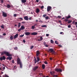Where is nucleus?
<instances>
[{
	"label": "nucleus",
	"instance_id": "obj_1",
	"mask_svg": "<svg viewBox=\"0 0 77 77\" xmlns=\"http://www.w3.org/2000/svg\"><path fill=\"white\" fill-rule=\"evenodd\" d=\"M4 54L6 55V56H8V57L12 56V55L11 54H9V52L6 51H4L1 53V55H4Z\"/></svg>",
	"mask_w": 77,
	"mask_h": 77
},
{
	"label": "nucleus",
	"instance_id": "obj_2",
	"mask_svg": "<svg viewBox=\"0 0 77 77\" xmlns=\"http://www.w3.org/2000/svg\"><path fill=\"white\" fill-rule=\"evenodd\" d=\"M17 64H20V68H22L23 64L22 63V62H21V60H20V58H17Z\"/></svg>",
	"mask_w": 77,
	"mask_h": 77
},
{
	"label": "nucleus",
	"instance_id": "obj_3",
	"mask_svg": "<svg viewBox=\"0 0 77 77\" xmlns=\"http://www.w3.org/2000/svg\"><path fill=\"white\" fill-rule=\"evenodd\" d=\"M5 59H6V57L4 56H3L2 57H0V60H1V61H2L3 60H5Z\"/></svg>",
	"mask_w": 77,
	"mask_h": 77
},
{
	"label": "nucleus",
	"instance_id": "obj_4",
	"mask_svg": "<svg viewBox=\"0 0 77 77\" xmlns=\"http://www.w3.org/2000/svg\"><path fill=\"white\" fill-rule=\"evenodd\" d=\"M55 71H57V72H62V70L61 69H60L57 68L55 69Z\"/></svg>",
	"mask_w": 77,
	"mask_h": 77
},
{
	"label": "nucleus",
	"instance_id": "obj_5",
	"mask_svg": "<svg viewBox=\"0 0 77 77\" xmlns=\"http://www.w3.org/2000/svg\"><path fill=\"white\" fill-rule=\"evenodd\" d=\"M2 16L4 17H7V13L3 11H2Z\"/></svg>",
	"mask_w": 77,
	"mask_h": 77
},
{
	"label": "nucleus",
	"instance_id": "obj_6",
	"mask_svg": "<svg viewBox=\"0 0 77 77\" xmlns=\"http://www.w3.org/2000/svg\"><path fill=\"white\" fill-rule=\"evenodd\" d=\"M51 9V7L50 6H48L47 8V11L49 12Z\"/></svg>",
	"mask_w": 77,
	"mask_h": 77
},
{
	"label": "nucleus",
	"instance_id": "obj_7",
	"mask_svg": "<svg viewBox=\"0 0 77 77\" xmlns=\"http://www.w3.org/2000/svg\"><path fill=\"white\" fill-rule=\"evenodd\" d=\"M37 34H38V32H32L31 34V35H37Z\"/></svg>",
	"mask_w": 77,
	"mask_h": 77
},
{
	"label": "nucleus",
	"instance_id": "obj_8",
	"mask_svg": "<svg viewBox=\"0 0 77 77\" xmlns=\"http://www.w3.org/2000/svg\"><path fill=\"white\" fill-rule=\"evenodd\" d=\"M38 66H35L33 68V70L34 71H36V70L37 69H38Z\"/></svg>",
	"mask_w": 77,
	"mask_h": 77
},
{
	"label": "nucleus",
	"instance_id": "obj_9",
	"mask_svg": "<svg viewBox=\"0 0 77 77\" xmlns=\"http://www.w3.org/2000/svg\"><path fill=\"white\" fill-rule=\"evenodd\" d=\"M24 18L25 20H26V21L29 20V17L27 16H25Z\"/></svg>",
	"mask_w": 77,
	"mask_h": 77
},
{
	"label": "nucleus",
	"instance_id": "obj_10",
	"mask_svg": "<svg viewBox=\"0 0 77 77\" xmlns=\"http://www.w3.org/2000/svg\"><path fill=\"white\" fill-rule=\"evenodd\" d=\"M18 36V34H16L14 37V39H16Z\"/></svg>",
	"mask_w": 77,
	"mask_h": 77
},
{
	"label": "nucleus",
	"instance_id": "obj_11",
	"mask_svg": "<svg viewBox=\"0 0 77 77\" xmlns=\"http://www.w3.org/2000/svg\"><path fill=\"white\" fill-rule=\"evenodd\" d=\"M25 34L26 36H29L30 35V32H26L25 33Z\"/></svg>",
	"mask_w": 77,
	"mask_h": 77
},
{
	"label": "nucleus",
	"instance_id": "obj_12",
	"mask_svg": "<svg viewBox=\"0 0 77 77\" xmlns=\"http://www.w3.org/2000/svg\"><path fill=\"white\" fill-rule=\"evenodd\" d=\"M40 12V10H39V8H37L36 9V10L35 11V12L36 13H39Z\"/></svg>",
	"mask_w": 77,
	"mask_h": 77
},
{
	"label": "nucleus",
	"instance_id": "obj_13",
	"mask_svg": "<svg viewBox=\"0 0 77 77\" xmlns=\"http://www.w3.org/2000/svg\"><path fill=\"white\" fill-rule=\"evenodd\" d=\"M40 53H39V51H36V56L38 57Z\"/></svg>",
	"mask_w": 77,
	"mask_h": 77
},
{
	"label": "nucleus",
	"instance_id": "obj_14",
	"mask_svg": "<svg viewBox=\"0 0 77 77\" xmlns=\"http://www.w3.org/2000/svg\"><path fill=\"white\" fill-rule=\"evenodd\" d=\"M49 51H51V53H53V52H54V50L53 49H50L49 50Z\"/></svg>",
	"mask_w": 77,
	"mask_h": 77
},
{
	"label": "nucleus",
	"instance_id": "obj_15",
	"mask_svg": "<svg viewBox=\"0 0 77 77\" xmlns=\"http://www.w3.org/2000/svg\"><path fill=\"white\" fill-rule=\"evenodd\" d=\"M12 59V57H7L6 58L7 60H11V59Z\"/></svg>",
	"mask_w": 77,
	"mask_h": 77
},
{
	"label": "nucleus",
	"instance_id": "obj_16",
	"mask_svg": "<svg viewBox=\"0 0 77 77\" xmlns=\"http://www.w3.org/2000/svg\"><path fill=\"white\" fill-rule=\"evenodd\" d=\"M42 39H43V38H42V37H41L40 39H38V41H41L42 40Z\"/></svg>",
	"mask_w": 77,
	"mask_h": 77
},
{
	"label": "nucleus",
	"instance_id": "obj_17",
	"mask_svg": "<svg viewBox=\"0 0 77 77\" xmlns=\"http://www.w3.org/2000/svg\"><path fill=\"white\" fill-rule=\"evenodd\" d=\"M20 29L21 30H23L24 29H25V28H24V26H22L20 27Z\"/></svg>",
	"mask_w": 77,
	"mask_h": 77
},
{
	"label": "nucleus",
	"instance_id": "obj_18",
	"mask_svg": "<svg viewBox=\"0 0 77 77\" xmlns=\"http://www.w3.org/2000/svg\"><path fill=\"white\" fill-rule=\"evenodd\" d=\"M42 67L43 69H45V65L43 64L42 66Z\"/></svg>",
	"mask_w": 77,
	"mask_h": 77
},
{
	"label": "nucleus",
	"instance_id": "obj_19",
	"mask_svg": "<svg viewBox=\"0 0 77 77\" xmlns=\"http://www.w3.org/2000/svg\"><path fill=\"white\" fill-rule=\"evenodd\" d=\"M21 2L22 3H24L26 2V0H22Z\"/></svg>",
	"mask_w": 77,
	"mask_h": 77
},
{
	"label": "nucleus",
	"instance_id": "obj_20",
	"mask_svg": "<svg viewBox=\"0 0 77 77\" xmlns=\"http://www.w3.org/2000/svg\"><path fill=\"white\" fill-rule=\"evenodd\" d=\"M50 74L51 75H53V74H54V71L50 72Z\"/></svg>",
	"mask_w": 77,
	"mask_h": 77
},
{
	"label": "nucleus",
	"instance_id": "obj_21",
	"mask_svg": "<svg viewBox=\"0 0 77 77\" xmlns=\"http://www.w3.org/2000/svg\"><path fill=\"white\" fill-rule=\"evenodd\" d=\"M35 28V26H32V29H34Z\"/></svg>",
	"mask_w": 77,
	"mask_h": 77
},
{
	"label": "nucleus",
	"instance_id": "obj_22",
	"mask_svg": "<svg viewBox=\"0 0 77 77\" xmlns=\"http://www.w3.org/2000/svg\"><path fill=\"white\" fill-rule=\"evenodd\" d=\"M7 6L8 8H11V5H7Z\"/></svg>",
	"mask_w": 77,
	"mask_h": 77
},
{
	"label": "nucleus",
	"instance_id": "obj_23",
	"mask_svg": "<svg viewBox=\"0 0 77 77\" xmlns=\"http://www.w3.org/2000/svg\"><path fill=\"white\" fill-rule=\"evenodd\" d=\"M20 26H21V23H18V27H20Z\"/></svg>",
	"mask_w": 77,
	"mask_h": 77
},
{
	"label": "nucleus",
	"instance_id": "obj_24",
	"mask_svg": "<svg viewBox=\"0 0 77 77\" xmlns=\"http://www.w3.org/2000/svg\"><path fill=\"white\" fill-rule=\"evenodd\" d=\"M71 18V16L70 15L68 16V17H66V19H69Z\"/></svg>",
	"mask_w": 77,
	"mask_h": 77
},
{
	"label": "nucleus",
	"instance_id": "obj_25",
	"mask_svg": "<svg viewBox=\"0 0 77 77\" xmlns=\"http://www.w3.org/2000/svg\"><path fill=\"white\" fill-rule=\"evenodd\" d=\"M42 27H47V26L46 25H42Z\"/></svg>",
	"mask_w": 77,
	"mask_h": 77
},
{
	"label": "nucleus",
	"instance_id": "obj_26",
	"mask_svg": "<svg viewBox=\"0 0 77 77\" xmlns=\"http://www.w3.org/2000/svg\"><path fill=\"white\" fill-rule=\"evenodd\" d=\"M51 43H52V44H53V43H54V42H53V40H51Z\"/></svg>",
	"mask_w": 77,
	"mask_h": 77
},
{
	"label": "nucleus",
	"instance_id": "obj_27",
	"mask_svg": "<svg viewBox=\"0 0 77 77\" xmlns=\"http://www.w3.org/2000/svg\"><path fill=\"white\" fill-rule=\"evenodd\" d=\"M1 28H2V29H4V25H2L1 26Z\"/></svg>",
	"mask_w": 77,
	"mask_h": 77
},
{
	"label": "nucleus",
	"instance_id": "obj_28",
	"mask_svg": "<svg viewBox=\"0 0 77 77\" xmlns=\"http://www.w3.org/2000/svg\"><path fill=\"white\" fill-rule=\"evenodd\" d=\"M64 21H65V22H67V21H69V20L68 19H65Z\"/></svg>",
	"mask_w": 77,
	"mask_h": 77
},
{
	"label": "nucleus",
	"instance_id": "obj_29",
	"mask_svg": "<svg viewBox=\"0 0 77 77\" xmlns=\"http://www.w3.org/2000/svg\"><path fill=\"white\" fill-rule=\"evenodd\" d=\"M14 38L13 37V36H11L10 37L11 39H13Z\"/></svg>",
	"mask_w": 77,
	"mask_h": 77
},
{
	"label": "nucleus",
	"instance_id": "obj_30",
	"mask_svg": "<svg viewBox=\"0 0 77 77\" xmlns=\"http://www.w3.org/2000/svg\"><path fill=\"white\" fill-rule=\"evenodd\" d=\"M55 44H58V42H57V41H56L55 42Z\"/></svg>",
	"mask_w": 77,
	"mask_h": 77
},
{
	"label": "nucleus",
	"instance_id": "obj_31",
	"mask_svg": "<svg viewBox=\"0 0 77 77\" xmlns=\"http://www.w3.org/2000/svg\"><path fill=\"white\" fill-rule=\"evenodd\" d=\"M46 16H47V15H46V14H44L43 15V17H46Z\"/></svg>",
	"mask_w": 77,
	"mask_h": 77
},
{
	"label": "nucleus",
	"instance_id": "obj_32",
	"mask_svg": "<svg viewBox=\"0 0 77 77\" xmlns=\"http://www.w3.org/2000/svg\"><path fill=\"white\" fill-rule=\"evenodd\" d=\"M72 21L71 20H69L68 21V23H71Z\"/></svg>",
	"mask_w": 77,
	"mask_h": 77
},
{
	"label": "nucleus",
	"instance_id": "obj_33",
	"mask_svg": "<svg viewBox=\"0 0 77 77\" xmlns=\"http://www.w3.org/2000/svg\"><path fill=\"white\" fill-rule=\"evenodd\" d=\"M37 61H39V57H38V56H37Z\"/></svg>",
	"mask_w": 77,
	"mask_h": 77
},
{
	"label": "nucleus",
	"instance_id": "obj_34",
	"mask_svg": "<svg viewBox=\"0 0 77 77\" xmlns=\"http://www.w3.org/2000/svg\"><path fill=\"white\" fill-rule=\"evenodd\" d=\"M1 3H4V0H1Z\"/></svg>",
	"mask_w": 77,
	"mask_h": 77
},
{
	"label": "nucleus",
	"instance_id": "obj_35",
	"mask_svg": "<svg viewBox=\"0 0 77 77\" xmlns=\"http://www.w3.org/2000/svg\"><path fill=\"white\" fill-rule=\"evenodd\" d=\"M19 20H23V18L20 17L18 18Z\"/></svg>",
	"mask_w": 77,
	"mask_h": 77
},
{
	"label": "nucleus",
	"instance_id": "obj_36",
	"mask_svg": "<svg viewBox=\"0 0 77 77\" xmlns=\"http://www.w3.org/2000/svg\"><path fill=\"white\" fill-rule=\"evenodd\" d=\"M22 29H21V28H20V29H18V32H21V30Z\"/></svg>",
	"mask_w": 77,
	"mask_h": 77
},
{
	"label": "nucleus",
	"instance_id": "obj_37",
	"mask_svg": "<svg viewBox=\"0 0 77 77\" xmlns=\"http://www.w3.org/2000/svg\"><path fill=\"white\" fill-rule=\"evenodd\" d=\"M48 18H49V17H48L47 16V17H45V19H46V20H47L48 19Z\"/></svg>",
	"mask_w": 77,
	"mask_h": 77
},
{
	"label": "nucleus",
	"instance_id": "obj_38",
	"mask_svg": "<svg viewBox=\"0 0 77 77\" xmlns=\"http://www.w3.org/2000/svg\"><path fill=\"white\" fill-rule=\"evenodd\" d=\"M34 61L35 62V63H36V62H37V60H36V59H34Z\"/></svg>",
	"mask_w": 77,
	"mask_h": 77
},
{
	"label": "nucleus",
	"instance_id": "obj_39",
	"mask_svg": "<svg viewBox=\"0 0 77 77\" xmlns=\"http://www.w3.org/2000/svg\"><path fill=\"white\" fill-rule=\"evenodd\" d=\"M24 34H23V35H21L20 36V37H23V36H24Z\"/></svg>",
	"mask_w": 77,
	"mask_h": 77
},
{
	"label": "nucleus",
	"instance_id": "obj_40",
	"mask_svg": "<svg viewBox=\"0 0 77 77\" xmlns=\"http://www.w3.org/2000/svg\"><path fill=\"white\" fill-rule=\"evenodd\" d=\"M14 49H15V50H17L18 48H17V47H15L14 48Z\"/></svg>",
	"mask_w": 77,
	"mask_h": 77
},
{
	"label": "nucleus",
	"instance_id": "obj_41",
	"mask_svg": "<svg viewBox=\"0 0 77 77\" xmlns=\"http://www.w3.org/2000/svg\"><path fill=\"white\" fill-rule=\"evenodd\" d=\"M33 47H34V46H32L31 47V49H32L33 48Z\"/></svg>",
	"mask_w": 77,
	"mask_h": 77
},
{
	"label": "nucleus",
	"instance_id": "obj_42",
	"mask_svg": "<svg viewBox=\"0 0 77 77\" xmlns=\"http://www.w3.org/2000/svg\"><path fill=\"white\" fill-rule=\"evenodd\" d=\"M68 28H70L71 27V25H69L68 26Z\"/></svg>",
	"mask_w": 77,
	"mask_h": 77
},
{
	"label": "nucleus",
	"instance_id": "obj_43",
	"mask_svg": "<svg viewBox=\"0 0 77 77\" xmlns=\"http://www.w3.org/2000/svg\"><path fill=\"white\" fill-rule=\"evenodd\" d=\"M44 6H42L41 7V9H44Z\"/></svg>",
	"mask_w": 77,
	"mask_h": 77
},
{
	"label": "nucleus",
	"instance_id": "obj_44",
	"mask_svg": "<svg viewBox=\"0 0 77 77\" xmlns=\"http://www.w3.org/2000/svg\"><path fill=\"white\" fill-rule=\"evenodd\" d=\"M45 64H48V63H47V61H45Z\"/></svg>",
	"mask_w": 77,
	"mask_h": 77
},
{
	"label": "nucleus",
	"instance_id": "obj_45",
	"mask_svg": "<svg viewBox=\"0 0 77 77\" xmlns=\"http://www.w3.org/2000/svg\"><path fill=\"white\" fill-rule=\"evenodd\" d=\"M12 63H14V60H12Z\"/></svg>",
	"mask_w": 77,
	"mask_h": 77
},
{
	"label": "nucleus",
	"instance_id": "obj_46",
	"mask_svg": "<svg viewBox=\"0 0 77 77\" xmlns=\"http://www.w3.org/2000/svg\"><path fill=\"white\" fill-rule=\"evenodd\" d=\"M14 17H17V14H14Z\"/></svg>",
	"mask_w": 77,
	"mask_h": 77
},
{
	"label": "nucleus",
	"instance_id": "obj_47",
	"mask_svg": "<svg viewBox=\"0 0 77 77\" xmlns=\"http://www.w3.org/2000/svg\"><path fill=\"white\" fill-rule=\"evenodd\" d=\"M54 77H57V75H54Z\"/></svg>",
	"mask_w": 77,
	"mask_h": 77
},
{
	"label": "nucleus",
	"instance_id": "obj_48",
	"mask_svg": "<svg viewBox=\"0 0 77 77\" xmlns=\"http://www.w3.org/2000/svg\"><path fill=\"white\" fill-rule=\"evenodd\" d=\"M45 46L46 47H48V45H46Z\"/></svg>",
	"mask_w": 77,
	"mask_h": 77
},
{
	"label": "nucleus",
	"instance_id": "obj_49",
	"mask_svg": "<svg viewBox=\"0 0 77 77\" xmlns=\"http://www.w3.org/2000/svg\"><path fill=\"white\" fill-rule=\"evenodd\" d=\"M46 36H49V34H46Z\"/></svg>",
	"mask_w": 77,
	"mask_h": 77
},
{
	"label": "nucleus",
	"instance_id": "obj_50",
	"mask_svg": "<svg viewBox=\"0 0 77 77\" xmlns=\"http://www.w3.org/2000/svg\"><path fill=\"white\" fill-rule=\"evenodd\" d=\"M58 18H61V16H58Z\"/></svg>",
	"mask_w": 77,
	"mask_h": 77
},
{
	"label": "nucleus",
	"instance_id": "obj_51",
	"mask_svg": "<svg viewBox=\"0 0 77 77\" xmlns=\"http://www.w3.org/2000/svg\"><path fill=\"white\" fill-rule=\"evenodd\" d=\"M73 24H75V21H73L72 22Z\"/></svg>",
	"mask_w": 77,
	"mask_h": 77
},
{
	"label": "nucleus",
	"instance_id": "obj_52",
	"mask_svg": "<svg viewBox=\"0 0 77 77\" xmlns=\"http://www.w3.org/2000/svg\"><path fill=\"white\" fill-rule=\"evenodd\" d=\"M23 42L24 43H25V42H26V40H23Z\"/></svg>",
	"mask_w": 77,
	"mask_h": 77
},
{
	"label": "nucleus",
	"instance_id": "obj_53",
	"mask_svg": "<svg viewBox=\"0 0 77 77\" xmlns=\"http://www.w3.org/2000/svg\"><path fill=\"white\" fill-rule=\"evenodd\" d=\"M36 2L37 3H38L39 2V0H36Z\"/></svg>",
	"mask_w": 77,
	"mask_h": 77
},
{
	"label": "nucleus",
	"instance_id": "obj_54",
	"mask_svg": "<svg viewBox=\"0 0 77 77\" xmlns=\"http://www.w3.org/2000/svg\"><path fill=\"white\" fill-rule=\"evenodd\" d=\"M6 35V33H4L3 34V35H4V36H5V35Z\"/></svg>",
	"mask_w": 77,
	"mask_h": 77
},
{
	"label": "nucleus",
	"instance_id": "obj_55",
	"mask_svg": "<svg viewBox=\"0 0 77 77\" xmlns=\"http://www.w3.org/2000/svg\"><path fill=\"white\" fill-rule=\"evenodd\" d=\"M35 26H37V24H35V25H34L33 26H34V27H35Z\"/></svg>",
	"mask_w": 77,
	"mask_h": 77
},
{
	"label": "nucleus",
	"instance_id": "obj_56",
	"mask_svg": "<svg viewBox=\"0 0 77 77\" xmlns=\"http://www.w3.org/2000/svg\"><path fill=\"white\" fill-rule=\"evenodd\" d=\"M46 45V43L44 42V45L45 46Z\"/></svg>",
	"mask_w": 77,
	"mask_h": 77
},
{
	"label": "nucleus",
	"instance_id": "obj_57",
	"mask_svg": "<svg viewBox=\"0 0 77 77\" xmlns=\"http://www.w3.org/2000/svg\"><path fill=\"white\" fill-rule=\"evenodd\" d=\"M29 20H32V18H31V17H29Z\"/></svg>",
	"mask_w": 77,
	"mask_h": 77
},
{
	"label": "nucleus",
	"instance_id": "obj_58",
	"mask_svg": "<svg viewBox=\"0 0 77 77\" xmlns=\"http://www.w3.org/2000/svg\"><path fill=\"white\" fill-rule=\"evenodd\" d=\"M22 24H24V23H25V22H22Z\"/></svg>",
	"mask_w": 77,
	"mask_h": 77
},
{
	"label": "nucleus",
	"instance_id": "obj_59",
	"mask_svg": "<svg viewBox=\"0 0 77 77\" xmlns=\"http://www.w3.org/2000/svg\"><path fill=\"white\" fill-rule=\"evenodd\" d=\"M39 22L40 23H42V21L41 20H40V21H39Z\"/></svg>",
	"mask_w": 77,
	"mask_h": 77
},
{
	"label": "nucleus",
	"instance_id": "obj_60",
	"mask_svg": "<svg viewBox=\"0 0 77 77\" xmlns=\"http://www.w3.org/2000/svg\"><path fill=\"white\" fill-rule=\"evenodd\" d=\"M60 34H62L63 33V32H60Z\"/></svg>",
	"mask_w": 77,
	"mask_h": 77
},
{
	"label": "nucleus",
	"instance_id": "obj_61",
	"mask_svg": "<svg viewBox=\"0 0 77 77\" xmlns=\"http://www.w3.org/2000/svg\"><path fill=\"white\" fill-rule=\"evenodd\" d=\"M53 59L51 58H50V60H52Z\"/></svg>",
	"mask_w": 77,
	"mask_h": 77
},
{
	"label": "nucleus",
	"instance_id": "obj_62",
	"mask_svg": "<svg viewBox=\"0 0 77 77\" xmlns=\"http://www.w3.org/2000/svg\"><path fill=\"white\" fill-rule=\"evenodd\" d=\"M3 69H5V67H4L3 68Z\"/></svg>",
	"mask_w": 77,
	"mask_h": 77
},
{
	"label": "nucleus",
	"instance_id": "obj_63",
	"mask_svg": "<svg viewBox=\"0 0 77 77\" xmlns=\"http://www.w3.org/2000/svg\"><path fill=\"white\" fill-rule=\"evenodd\" d=\"M14 26H15V27H16V26H17V25L16 24H15V25H14Z\"/></svg>",
	"mask_w": 77,
	"mask_h": 77
},
{
	"label": "nucleus",
	"instance_id": "obj_64",
	"mask_svg": "<svg viewBox=\"0 0 77 77\" xmlns=\"http://www.w3.org/2000/svg\"><path fill=\"white\" fill-rule=\"evenodd\" d=\"M75 24H77V22H75Z\"/></svg>",
	"mask_w": 77,
	"mask_h": 77
}]
</instances>
